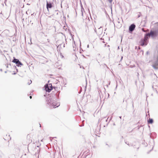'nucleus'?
I'll return each instance as SVG.
<instances>
[{
	"label": "nucleus",
	"instance_id": "f257e3e1",
	"mask_svg": "<svg viewBox=\"0 0 158 158\" xmlns=\"http://www.w3.org/2000/svg\"><path fill=\"white\" fill-rule=\"evenodd\" d=\"M148 41V37L146 35L144 38L141 39L139 42V45L142 46H145L147 44Z\"/></svg>",
	"mask_w": 158,
	"mask_h": 158
},
{
	"label": "nucleus",
	"instance_id": "f03ea898",
	"mask_svg": "<svg viewBox=\"0 0 158 158\" xmlns=\"http://www.w3.org/2000/svg\"><path fill=\"white\" fill-rule=\"evenodd\" d=\"M154 62L152 67L155 69H158V54L155 56L154 59Z\"/></svg>",
	"mask_w": 158,
	"mask_h": 158
},
{
	"label": "nucleus",
	"instance_id": "7ed1b4c3",
	"mask_svg": "<svg viewBox=\"0 0 158 158\" xmlns=\"http://www.w3.org/2000/svg\"><path fill=\"white\" fill-rule=\"evenodd\" d=\"M158 34V30H155L154 31L151 30L149 33L147 34L146 35L148 36H151L154 37L156 36Z\"/></svg>",
	"mask_w": 158,
	"mask_h": 158
},
{
	"label": "nucleus",
	"instance_id": "20e7f679",
	"mask_svg": "<svg viewBox=\"0 0 158 158\" xmlns=\"http://www.w3.org/2000/svg\"><path fill=\"white\" fill-rule=\"evenodd\" d=\"M52 89V85L51 84L47 85H45V90L48 92H50Z\"/></svg>",
	"mask_w": 158,
	"mask_h": 158
},
{
	"label": "nucleus",
	"instance_id": "39448f33",
	"mask_svg": "<svg viewBox=\"0 0 158 158\" xmlns=\"http://www.w3.org/2000/svg\"><path fill=\"white\" fill-rule=\"evenodd\" d=\"M13 63H15L16 65L19 66L20 65H22V63L18 59L15 58L12 61Z\"/></svg>",
	"mask_w": 158,
	"mask_h": 158
},
{
	"label": "nucleus",
	"instance_id": "423d86ee",
	"mask_svg": "<svg viewBox=\"0 0 158 158\" xmlns=\"http://www.w3.org/2000/svg\"><path fill=\"white\" fill-rule=\"evenodd\" d=\"M81 12L82 13V18L83 19H87V15L85 13V11L84 10V9L82 8L81 9Z\"/></svg>",
	"mask_w": 158,
	"mask_h": 158
},
{
	"label": "nucleus",
	"instance_id": "0eeeda50",
	"mask_svg": "<svg viewBox=\"0 0 158 158\" xmlns=\"http://www.w3.org/2000/svg\"><path fill=\"white\" fill-rule=\"evenodd\" d=\"M101 28V26L98 28V30H99L98 31H97L96 30V29L95 28V27H93V29H94V31H95V32L97 34H98V35H100L102 33V30H100Z\"/></svg>",
	"mask_w": 158,
	"mask_h": 158
},
{
	"label": "nucleus",
	"instance_id": "6e6552de",
	"mask_svg": "<svg viewBox=\"0 0 158 158\" xmlns=\"http://www.w3.org/2000/svg\"><path fill=\"white\" fill-rule=\"evenodd\" d=\"M135 27V26L134 24H131L129 27V30L130 31H133Z\"/></svg>",
	"mask_w": 158,
	"mask_h": 158
},
{
	"label": "nucleus",
	"instance_id": "1a4fd4ad",
	"mask_svg": "<svg viewBox=\"0 0 158 158\" xmlns=\"http://www.w3.org/2000/svg\"><path fill=\"white\" fill-rule=\"evenodd\" d=\"M52 105L53 106V108H55L59 106L60 104L58 102L57 103L56 102H52Z\"/></svg>",
	"mask_w": 158,
	"mask_h": 158
},
{
	"label": "nucleus",
	"instance_id": "9d476101",
	"mask_svg": "<svg viewBox=\"0 0 158 158\" xmlns=\"http://www.w3.org/2000/svg\"><path fill=\"white\" fill-rule=\"evenodd\" d=\"M52 7V5L51 3H48V2H47V8L48 9V10L49 8H51Z\"/></svg>",
	"mask_w": 158,
	"mask_h": 158
},
{
	"label": "nucleus",
	"instance_id": "9b49d317",
	"mask_svg": "<svg viewBox=\"0 0 158 158\" xmlns=\"http://www.w3.org/2000/svg\"><path fill=\"white\" fill-rule=\"evenodd\" d=\"M148 123H152L153 122V120L152 119H149V120L148 121Z\"/></svg>",
	"mask_w": 158,
	"mask_h": 158
},
{
	"label": "nucleus",
	"instance_id": "f8f14e48",
	"mask_svg": "<svg viewBox=\"0 0 158 158\" xmlns=\"http://www.w3.org/2000/svg\"><path fill=\"white\" fill-rule=\"evenodd\" d=\"M32 82L31 81V80H28L27 81V84L28 85H30Z\"/></svg>",
	"mask_w": 158,
	"mask_h": 158
},
{
	"label": "nucleus",
	"instance_id": "ddd939ff",
	"mask_svg": "<svg viewBox=\"0 0 158 158\" xmlns=\"http://www.w3.org/2000/svg\"><path fill=\"white\" fill-rule=\"evenodd\" d=\"M59 55L61 58H63L64 57V56H63V55H62V53H60Z\"/></svg>",
	"mask_w": 158,
	"mask_h": 158
},
{
	"label": "nucleus",
	"instance_id": "4468645a",
	"mask_svg": "<svg viewBox=\"0 0 158 158\" xmlns=\"http://www.w3.org/2000/svg\"><path fill=\"white\" fill-rule=\"evenodd\" d=\"M108 0L109 2L110 3H111L112 1V0Z\"/></svg>",
	"mask_w": 158,
	"mask_h": 158
},
{
	"label": "nucleus",
	"instance_id": "2eb2a0df",
	"mask_svg": "<svg viewBox=\"0 0 158 158\" xmlns=\"http://www.w3.org/2000/svg\"><path fill=\"white\" fill-rule=\"evenodd\" d=\"M30 138V135H27V138Z\"/></svg>",
	"mask_w": 158,
	"mask_h": 158
},
{
	"label": "nucleus",
	"instance_id": "dca6fc26",
	"mask_svg": "<svg viewBox=\"0 0 158 158\" xmlns=\"http://www.w3.org/2000/svg\"><path fill=\"white\" fill-rule=\"evenodd\" d=\"M30 142L31 143L32 142V140L31 139L30 140H29Z\"/></svg>",
	"mask_w": 158,
	"mask_h": 158
},
{
	"label": "nucleus",
	"instance_id": "f3484780",
	"mask_svg": "<svg viewBox=\"0 0 158 158\" xmlns=\"http://www.w3.org/2000/svg\"><path fill=\"white\" fill-rule=\"evenodd\" d=\"M30 99H31V98H32V96H30Z\"/></svg>",
	"mask_w": 158,
	"mask_h": 158
},
{
	"label": "nucleus",
	"instance_id": "a211bd4d",
	"mask_svg": "<svg viewBox=\"0 0 158 158\" xmlns=\"http://www.w3.org/2000/svg\"><path fill=\"white\" fill-rule=\"evenodd\" d=\"M142 30L143 31H144V32L145 31H144V29H143H143H142Z\"/></svg>",
	"mask_w": 158,
	"mask_h": 158
},
{
	"label": "nucleus",
	"instance_id": "6ab92c4d",
	"mask_svg": "<svg viewBox=\"0 0 158 158\" xmlns=\"http://www.w3.org/2000/svg\"><path fill=\"white\" fill-rule=\"evenodd\" d=\"M139 49H140V47H139Z\"/></svg>",
	"mask_w": 158,
	"mask_h": 158
}]
</instances>
